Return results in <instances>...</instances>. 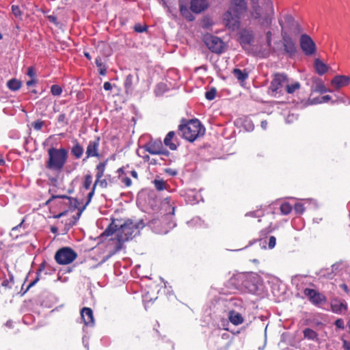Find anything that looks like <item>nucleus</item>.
Here are the masks:
<instances>
[{"instance_id": "obj_1", "label": "nucleus", "mask_w": 350, "mask_h": 350, "mask_svg": "<svg viewBox=\"0 0 350 350\" xmlns=\"http://www.w3.org/2000/svg\"><path fill=\"white\" fill-rule=\"evenodd\" d=\"M144 227L141 221H133L128 219L122 224H117L115 220L108 226L100 237H109L116 232V243L114 250L110 252V256L114 255L122 249L124 242L132 239L139 234L140 230Z\"/></svg>"}, {"instance_id": "obj_2", "label": "nucleus", "mask_w": 350, "mask_h": 350, "mask_svg": "<svg viewBox=\"0 0 350 350\" xmlns=\"http://www.w3.org/2000/svg\"><path fill=\"white\" fill-rule=\"evenodd\" d=\"M246 0H230L229 8L223 15L226 27L232 30L239 28L241 16L247 11Z\"/></svg>"}, {"instance_id": "obj_3", "label": "nucleus", "mask_w": 350, "mask_h": 350, "mask_svg": "<svg viewBox=\"0 0 350 350\" xmlns=\"http://www.w3.org/2000/svg\"><path fill=\"white\" fill-rule=\"evenodd\" d=\"M250 14L260 27H269L273 19V3H251Z\"/></svg>"}, {"instance_id": "obj_4", "label": "nucleus", "mask_w": 350, "mask_h": 350, "mask_svg": "<svg viewBox=\"0 0 350 350\" xmlns=\"http://www.w3.org/2000/svg\"><path fill=\"white\" fill-rule=\"evenodd\" d=\"M178 129L183 137L191 142L203 136L205 133L204 127L197 119L189 121L183 120L181 124L178 126Z\"/></svg>"}, {"instance_id": "obj_5", "label": "nucleus", "mask_w": 350, "mask_h": 350, "mask_svg": "<svg viewBox=\"0 0 350 350\" xmlns=\"http://www.w3.org/2000/svg\"><path fill=\"white\" fill-rule=\"evenodd\" d=\"M265 31V38L266 44L256 45L253 49V53L258 57L261 58H267L269 56L271 49H272V36H273V28L271 25L269 27H261Z\"/></svg>"}, {"instance_id": "obj_6", "label": "nucleus", "mask_w": 350, "mask_h": 350, "mask_svg": "<svg viewBox=\"0 0 350 350\" xmlns=\"http://www.w3.org/2000/svg\"><path fill=\"white\" fill-rule=\"evenodd\" d=\"M77 256V253L73 249L70 247H63L55 252L54 258L58 265H64L72 263Z\"/></svg>"}, {"instance_id": "obj_7", "label": "nucleus", "mask_w": 350, "mask_h": 350, "mask_svg": "<svg viewBox=\"0 0 350 350\" xmlns=\"http://www.w3.org/2000/svg\"><path fill=\"white\" fill-rule=\"evenodd\" d=\"M107 161L100 162L96 167V181L94 184V188H96V185H99L101 188H107L109 185H111L114 183V178L110 175H107L105 178H103L104 176L105 167L107 165Z\"/></svg>"}, {"instance_id": "obj_8", "label": "nucleus", "mask_w": 350, "mask_h": 350, "mask_svg": "<svg viewBox=\"0 0 350 350\" xmlns=\"http://www.w3.org/2000/svg\"><path fill=\"white\" fill-rule=\"evenodd\" d=\"M279 24L281 27V34L286 33L297 36L300 32L299 24L295 21L293 17L289 14H286L283 18L279 20Z\"/></svg>"}, {"instance_id": "obj_9", "label": "nucleus", "mask_w": 350, "mask_h": 350, "mask_svg": "<svg viewBox=\"0 0 350 350\" xmlns=\"http://www.w3.org/2000/svg\"><path fill=\"white\" fill-rule=\"evenodd\" d=\"M288 80L287 75L284 73H275L273 75V79L271 81L269 91L271 96H276V95L281 92L282 88L286 86Z\"/></svg>"}, {"instance_id": "obj_10", "label": "nucleus", "mask_w": 350, "mask_h": 350, "mask_svg": "<svg viewBox=\"0 0 350 350\" xmlns=\"http://www.w3.org/2000/svg\"><path fill=\"white\" fill-rule=\"evenodd\" d=\"M204 42L208 49L215 53L220 54L224 50V42L219 38L207 34L204 37Z\"/></svg>"}, {"instance_id": "obj_11", "label": "nucleus", "mask_w": 350, "mask_h": 350, "mask_svg": "<svg viewBox=\"0 0 350 350\" xmlns=\"http://www.w3.org/2000/svg\"><path fill=\"white\" fill-rule=\"evenodd\" d=\"M299 45L303 53L308 56L314 55L316 52V44L308 34H301L299 38Z\"/></svg>"}, {"instance_id": "obj_12", "label": "nucleus", "mask_w": 350, "mask_h": 350, "mask_svg": "<svg viewBox=\"0 0 350 350\" xmlns=\"http://www.w3.org/2000/svg\"><path fill=\"white\" fill-rule=\"evenodd\" d=\"M254 41V34L252 30L243 29L239 33V42L245 51H250Z\"/></svg>"}, {"instance_id": "obj_13", "label": "nucleus", "mask_w": 350, "mask_h": 350, "mask_svg": "<svg viewBox=\"0 0 350 350\" xmlns=\"http://www.w3.org/2000/svg\"><path fill=\"white\" fill-rule=\"evenodd\" d=\"M304 294L309 301L314 306H319L327 302V297L315 289L306 288L304 290Z\"/></svg>"}, {"instance_id": "obj_14", "label": "nucleus", "mask_w": 350, "mask_h": 350, "mask_svg": "<svg viewBox=\"0 0 350 350\" xmlns=\"http://www.w3.org/2000/svg\"><path fill=\"white\" fill-rule=\"evenodd\" d=\"M67 160V154H49L46 167L51 170H60Z\"/></svg>"}, {"instance_id": "obj_15", "label": "nucleus", "mask_w": 350, "mask_h": 350, "mask_svg": "<svg viewBox=\"0 0 350 350\" xmlns=\"http://www.w3.org/2000/svg\"><path fill=\"white\" fill-rule=\"evenodd\" d=\"M281 35L284 53L291 57L295 56L297 53V47L291 34L283 33Z\"/></svg>"}, {"instance_id": "obj_16", "label": "nucleus", "mask_w": 350, "mask_h": 350, "mask_svg": "<svg viewBox=\"0 0 350 350\" xmlns=\"http://www.w3.org/2000/svg\"><path fill=\"white\" fill-rule=\"evenodd\" d=\"M144 148L148 153H168L163 149V144L159 139L150 140L144 146Z\"/></svg>"}, {"instance_id": "obj_17", "label": "nucleus", "mask_w": 350, "mask_h": 350, "mask_svg": "<svg viewBox=\"0 0 350 350\" xmlns=\"http://www.w3.org/2000/svg\"><path fill=\"white\" fill-rule=\"evenodd\" d=\"M163 144L170 150H176L180 143L174 131H170L163 140Z\"/></svg>"}, {"instance_id": "obj_18", "label": "nucleus", "mask_w": 350, "mask_h": 350, "mask_svg": "<svg viewBox=\"0 0 350 350\" xmlns=\"http://www.w3.org/2000/svg\"><path fill=\"white\" fill-rule=\"evenodd\" d=\"M350 83V77L346 75H336L331 81L332 86L338 90Z\"/></svg>"}, {"instance_id": "obj_19", "label": "nucleus", "mask_w": 350, "mask_h": 350, "mask_svg": "<svg viewBox=\"0 0 350 350\" xmlns=\"http://www.w3.org/2000/svg\"><path fill=\"white\" fill-rule=\"evenodd\" d=\"M81 316L85 325L93 326L94 325L93 311L90 308H83L81 310Z\"/></svg>"}, {"instance_id": "obj_20", "label": "nucleus", "mask_w": 350, "mask_h": 350, "mask_svg": "<svg viewBox=\"0 0 350 350\" xmlns=\"http://www.w3.org/2000/svg\"><path fill=\"white\" fill-rule=\"evenodd\" d=\"M208 6V1L204 0H191V10L195 13H200L206 10Z\"/></svg>"}, {"instance_id": "obj_21", "label": "nucleus", "mask_w": 350, "mask_h": 350, "mask_svg": "<svg viewBox=\"0 0 350 350\" xmlns=\"http://www.w3.org/2000/svg\"><path fill=\"white\" fill-rule=\"evenodd\" d=\"M331 309L336 314H342L347 310V306L345 301L334 300L331 303Z\"/></svg>"}, {"instance_id": "obj_22", "label": "nucleus", "mask_w": 350, "mask_h": 350, "mask_svg": "<svg viewBox=\"0 0 350 350\" xmlns=\"http://www.w3.org/2000/svg\"><path fill=\"white\" fill-rule=\"evenodd\" d=\"M100 138L98 136H94L90 140L87 146L85 153H97L100 145Z\"/></svg>"}, {"instance_id": "obj_23", "label": "nucleus", "mask_w": 350, "mask_h": 350, "mask_svg": "<svg viewBox=\"0 0 350 350\" xmlns=\"http://www.w3.org/2000/svg\"><path fill=\"white\" fill-rule=\"evenodd\" d=\"M228 319L234 325H241L244 322L243 316L234 310H230L229 312Z\"/></svg>"}, {"instance_id": "obj_24", "label": "nucleus", "mask_w": 350, "mask_h": 350, "mask_svg": "<svg viewBox=\"0 0 350 350\" xmlns=\"http://www.w3.org/2000/svg\"><path fill=\"white\" fill-rule=\"evenodd\" d=\"M314 66L316 72L319 75H324L328 71L329 68V67L327 64L323 63L320 59H315L314 62Z\"/></svg>"}, {"instance_id": "obj_25", "label": "nucleus", "mask_w": 350, "mask_h": 350, "mask_svg": "<svg viewBox=\"0 0 350 350\" xmlns=\"http://www.w3.org/2000/svg\"><path fill=\"white\" fill-rule=\"evenodd\" d=\"M302 332H303L304 338L305 339H307L308 340L315 341V342H318L319 340L318 333L311 328H309V327L305 328Z\"/></svg>"}, {"instance_id": "obj_26", "label": "nucleus", "mask_w": 350, "mask_h": 350, "mask_svg": "<svg viewBox=\"0 0 350 350\" xmlns=\"http://www.w3.org/2000/svg\"><path fill=\"white\" fill-rule=\"evenodd\" d=\"M22 83L16 79H12L7 82V87L11 91H17L21 89Z\"/></svg>"}, {"instance_id": "obj_27", "label": "nucleus", "mask_w": 350, "mask_h": 350, "mask_svg": "<svg viewBox=\"0 0 350 350\" xmlns=\"http://www.w3.org/2000/svg\"><path fill=\"white\" fill-rule=\"evenodd\" d=\"M44 269H45V262H42L40 265L39 268L37 270L36 278L29 284V285L27 286V290L29 289L31 287L34 286L40 280V273L42 271L44 270Z\"/></svg>"}, {"instance_id": "obj_28", "label": "nucleus", "mask_w": 350, "mask_h": 350, "mask_svg": "<svg viewBox=\"0 0 350 350\" xmlns=\"http://www.w3.org/2000/svg\"><path fill=\"white\" fill-rule=\"evenodd\" d=\"M95 64L98 68V72L100 75L105 76L107 73L106 65L103 62L100 57H97L95 59Z\"/></svg>"}, {"instance_id": "obj_29", "label": "nucleus", "mask_w": 350, "mask_h": 350, "mask_svg": "<svg viewBox=\"0 0 350 350\" xmlns=\"http://www.w3.org/2000/svg\"><path fill=\"white\" fill-rule=\"evenodd\" d=\"M232 72L234 77L240 81H244L248 77V74L245 70L243 71L239 68H234Z\"/></svg>"}, {"instance_id": "obj_30", "label": "nucleus", "mask_w": 350, "mask_h": 350, "mask_svg": "<svg viewBox=\"0 0 350 350\" xmlns=\"http://www.w3.org/2000/svg\"><path fill=\"white\" fill-rule=\"evenodd\" d=\"M133 76L131 74H129L126 76L125 81H124V88L125 92L126 93L132 91L133 90Z\"/></svg>"}, {"instance_id": "obj_31", "label": "nucleus", "mask_w": 350, "mask_h": 350, "mask_svg": "<svg viewBox=\"0 0 350 350\" xmlns=\"http://www.w3.org/2000/svg\"><path fill=\"white\" fill-rule=\"evenodd\" d=\"M180 12L181 14L188 21H191L194 19L193 16L190 12L189 10L185 5H180Z\"/></svg>"}, {"instance_id": "obj_32", "label": "nucleus", "mask_w": 350, "mask_h": 350, "mask_svg": "<svg viewBox=\"0 0 350 350\" xmlns=\"http://www.w3.org/2000/svg\"><path fill=\"white\" fill-rule=\"evenodd\" d=\"M153 184L156 189L159 191L166 189L167 187V184L163 179H155Z\"/></svg>"}, {"instance_id": "obj_33", "label": "nucleus", "mask_w": 350, "mask_h": 350, "mask_svg": "<svg viewBox=\"0 0 350 350\" xmlns=\"http://www.w3.org/2000/svg\"><path fill=\"white\" fill-rule=\"evenodd\" d=\"M301 87V85L299 82H295L292 84L286 85V91L288 94H293L296 90H299Z\"/></svg>"}, {"instance_id": "obj_34", "label": "nucleus", "mask_w": 350, "mask_h": 350, "mask_svg": "<svg viewBox=\"0 0 350 350\" xmlns=\"http://www.w3.org/2000/svg\"><path fill=\"white\" fill-rule=\"evenodd\" d=\"M280 209L283 215H288L292 211V207L288 202H284L280 205Z\"/></svg>"}, {"instance_id": "obj_35", "label": "nucleus", "mask_w": 350, "mask_h": 350, "mask_svg": "<svg viewBox=\"0 0 350 350\" xmlns=\"http://www.w3.org/2000/svg\"><path fill=\"white\" fill-rule=\"evenodd\" d=\"M57 122L62 126H64L68 124V118L66 117L65 113H62L58 116Z\"/></svg>"}, {"instance_id": "obj_36", "label": "nucleus", "mask_w": 350, "mask_h": 350, "mask_svg": "<svg viewBox=\"0 0 350 350\" xmlns=\"http://www.w3.org/2000/svg\"><path fill=\"white\" fill-rule=\"evenodd\" d=\"M274 229L275 228L272 226V223L269 222L267 227L260 230V237H266L269 233L273 232Z\"/></svg>"}, {"instance_id": "obj_37", "label": "nucleus", "mask_w": 350, "mask_h": 350, "mask_svg": "<svg viewBox=\"0 0 350 350\" xmlns=\"http://www.w3.org/2000/svg\"><path fill=\"white\" fill-rule=\"evenodd\" d=\"M92 182V176L88 174L85 176L83 187L85 189H89Z\"/></svg>"}, {"instance_id": "obj_38", "label": "nucleus", "mask_w": 350, "mask_h": 350, "mask_svg": "<svg viewBox=\"0 0 350 350\" xmlns=\"http://www.w3.org/2000/svg\"><path fill=\"white\" fill-rule=\"evenodd\" d=\"M314 91L321 93V94H323V93L327 92L328 90L326 88V87L325 86V85L323 84V83L320 81L317 83Z\"/></svg>"}, {"instance_id": "obj_39", "label": "nucleus", "mask_w": 350, "mask_h": 350, "mask_svg": "<svg viewBox=\"0 0 350 350\" xmlns=\"http://www.w3.org/2000/svg\"><path fill=\"white\" fill-rule=\"evenodd\" d=\"M163 206H167L171 209V211H169V213L171 215L174 214L175 206H172L171 204V198H170L167 197L164 199V200L163 202Z\"/></svg>"}, {"instance_id": "obj_40", "label": "nucleus", "mask_w": 350, "mask_h": 350, "mask_svg": "<svg viewBox=\"0 0 350 350\" xmlns=\"http://www.w3.org/2000/svg\"><path fill=\"white\" fill-rule=\"evenodd\" d=\"M13 283H14V277L12 275L10 274L9 278L4 280L2 282L1 285L5 288H12V285L13 284Z\"/></svg>"}, {"instance_id": "obj_41", "label": "nucleus", "mask_w": 350, "mask_h": 350, "mask_svg": "<svg viewBox=\"0 0 350 350\" xmlns=\"http://www.w3.org/2000/svg\"><path fill=\"white\" fill-rule=\"evenodd\" d=\"M51 92L53 96H59L62 93V88L58 85H53L51 87Z\"/></svg>"}, {"instance_id": "obj_42", "label": "nucleus", "mask_w": 350, "mask_h": 350, "mask_svg": "<svg viewBox=\"0 0 350 350\" xmlns=\"http://www.w3.org/2000/svg\"><path fill=\"white\" fill-rule=\"evenodd\" d=\"M44 124V121L42 120H38L31 123V127L34 129L36 131H40Z\"/></svg>"}, {"instance_id": "obj_43", "label": "nucleus", "mask_w": 350, "mask_h": 350, "mask_svg": "<svg viewBox=\"0 0 350 350\" xmlns=\"http://www.w3.org/2000/svg\"><path fill=\"white\" fill-rule=\"evenodd\" d=\"M216 93H217L216 89L213 88L209 91H207L205 93V97L207 100H212L215 98Z\"/></svg>"}, {"instance_id": "obj_44", "label": "nucleus", "mask_w": 350, "mask_h": 350, "mask_svg": "<svg viewBox=\"0 0 350 350\" xmlns=\"http://www.w3.org/2000/svg\"><path fill=\"white\" fill-rule=\"evenodd\" d=\"M83 147L76 142L75 146L72 147L71 150V153H83Z\"/></svg>"}, {"instance_id": "obj_45", "label": "nucleus", "mask_w": 350, "mask_h": 350, "mask_svg": "<svg viewBox=\"0 0 350 350\" xmlns=\"http://www.w3.org/2000/svg\"><path fill=\"white\" fill-rule=\"evenodd\" d=\"M147 29H148V27L146 25L142 26L139 23L135 24L134 26V30H135V31H136L137 33H142V32L146 31Z\"/></svg>"}, {"instance_id": "obj_46", "label": "nucleus", "mask_w": 350, "mask_h": 350, "mask_svg": "<svg viewBox=\"0 0 350 350\" xmlns=\"http://www.w3.org/2000/svg\"><path fill=\"white\" fill-rule=\"evenodd\" d=\"M295 211L299 214H302L305 211L304 205L301 203H296L294 206Z\"/></svg>"}, {"instance_id": "obj_47", "label": "nucleus", "mask_w": 350, "mask_h": 350, "mask_svg": "<svg viewBox=\"0 0 350 350\" xmlns=\"http://www.w3.org/2000/svg\"><path fill=\"white\" fill-rule=\"evenodd\" d=\"M120 178L121 182L124 185L125 187H129L131 186L132 181L128 176H122Z\"/></svg>"}, {"instance_id": "obj_48", "label": "nucleus", "mask_w": 350, "mask_h": 350, "mask_svg": "<svg viewBox=\"0 0 350 350\" xmlns=\"http://www.w3.org/2000/svg\"><path fill=\"white\" fill-rule=\"evenodd\" d=\"M262 215H263V213L262 211H252V212L247 213L245 215L255 217H261Z\"/></svg>"}, {"instance_id": "obj_49", "label": "nucleus", "mask_w": 350, "mask_h": 350, "mask_svg": "<svg viewBox=\"0 0 350 350\" xmlns=\"http://www.w3.org/2000/svg\"><path fill=\"white\" fill-rule=\"evenodd\" d=\"M12 12L15 16H20L21 15V10L18 5H12Z\"/></svg>"}, {"instance_id": "obj_50", "label": "nucleus", "mask_w": 350, "mask_h": 350, "mask_svg": "<svg viewBox=\"0 0 350 350\" xmlns=\"http://www.w3.org/2000/svg\"><path fill=\"white\" fill-rule=\"evenodd\" d=\"M334 325H336V327L339 329H345L344 321L342 319H338L337 320H336Z\"/></svg>"}, {"instance_id": "obj_51", "label": "nucleus", "mask_w": 350, "mask_h": 350, "mask_svg": "<svg viewBox=\"0 0 350 350\" xmlns=\"http://www.w3.org/2000/svg\"><path fill=\"white\" fill-rule=\"evenodd\" d=\"M48 153H68V152L64 148H61L59 150H57L54 148H51L49 149Z\"/></svg>"}, {"instance_id": "obj_52", "label": "nucleus", "mask_w": 350, "mask_h": 350, "mask_svg": "<svg viewBox=\"0 0 350 350\" xmlns=\"http://www.w3.org/2000/svg\"><path fill=\"white\" fill-rule=\"evenodd\" d=\"M275 244H276V239L275 237L273 236H271L269 239V247L270 249H273L275 246Z\"/></svg>"}, {"instance_id": "obj_53", "label": "nucleus", "mask_w": 350, "mask_h": 350, "mask_svg": "<svg viewBox=\"0 0 350 350\" xmlns=\"http://www.w3.org/2000/svg\"><path fill=\"white\" fill-rule=\"evenodd\" d=\"M320 99H321L320 101H314L313 103H326L331 99V96L329 95H325V96H323L320 97Z\"/></svg>"}, {"instance_id": "obj_54", "label": "nucleus", "mask_w": 350, "mask_h": 350, "mask_svg": "<svg viewBox=\"0 0 350 350\" xmlns=\"http://www.w3.org/2000/svg\"><path fill=\"white\" fill-rule=\"evenodd\" d=\"M47 18L49 19V21L53 23L54 25H55L56 26H58L59 25V23L57 21V18L54 15H49L47 16Z\"/></svg>"}, {"instance_id": "obj_55", "label": "nucleus", "mask_w": 350, "mask_h": 350, "mask_svg": "<svg viewBox=\"0 0 350 350\" xmlns=\"http://www.w3.org/2000/svg\"><path fill=\"white\" fill-rule=\"evenodd\" d=\"M342 348L344 350H350V342L342 338Z\"/></svg>"}, {"instance_id": "obj_56", "label": "nucleus", "mask_w": 350, "mask_h": 350, "mask_svg": "<svg viewBox=\"0 0 350 350\" xmlns=\"http://www.w3.org/2000/svg\"><path fill=\"white\" fill-rule=\"evenodd\" d=\"M27 75L32 79H33V77H35V72L32 67L28 68Z\"/></svg>"}, {"instance_id": "obj_57", "label": "nucleus", "mask_w": 350, "mask_h": 350, "mask_svg": "<svg viewBox=\"0 0 350 350\" xmlns=\"http://www.w3.org/2000/svg\"><path fill=\"white\" fill-rule=\"evenodd\" d=\"M23 222H24V219H23L18 225L13 227L12 228V233H14V232L17 231L19 228H22Z\"/></svg>"}, {"instance_id": "obj_58", "label": "nucleus", "mask_w": 350, "mask_h": 350, "mask_svg": "<svg viewBox=\"0 0 350 350\" xmlns=\"http://www.w3.org/2000/svg\"><path fill=\"white\" fill-rule=\"evenodd\" d=\"M103 88L105 90H111L112 89V85L111 84L107 81V82H105L104 84H103Z\"/></svg>"}, {"instance_id": "obj_59", "label": "nucleus", "mask_w": 350, "mask_h": 350, "mask_svg": "<svg viewBox=\"0 0 350 350\" xmlns=\"http://www.w3.org/2000/svg\"><path fill=\"white\" fill-rule=\"evenodd\" d=\"M251 3H269L272 2L271 0H250Z\"/></svg>"}, {"instance_id": "obj_60", "label": "nucleus", "mask_w": 350, "mask_h": 350, "mask_svg": "<svg viewBox=\"0 0 350 350\" xmlns=\"http://www.w3.org/2000/svg\"><path fill=\"white\" fill-rule=\"evenodd\" d=\"M94 190H95V188H92V190L88 193V202H87V204H88L90 201H91V199L92 198V196H94Z\"/></svg>"}, {"instance_id": "obj_61", "label": "nucleus", "mask_w": 350, "mask_h": 350, "mask_svg": "<svg viewBox=\"0 0 350 350\" xmlns=\"http://www.w3.org/2000/svg\"><path fill=\"white\" fill-rule=\"evenodd\" d=\"M5 327H7L9 329H12L14 327V322L11 320L8 321L5 324Z\"/></svg>"}, {"instance_id": "obj_62", "label": "nucleus", "mask_w": 350, "mask_h": 350, "mask_svg": "<svg viewBox=\"0 0 350 350\" xmlns=\"http://www.w3.org/2000/svg\"><path fill=\"white\" fill-rule=\"evenodd\" d=\"M36 83V80L35 79H31V80L27 81V85L28 87H30L31 85H33Z\"/></svg>"}, {"instance_id": "obj_63", "label": "nucleus", "mask_w": 350, "mask_h": 350, "mask_svg": "<svg viewBox=\"0 0 350 350\" xmlns=\"http://www.w3.org/2000/svg\"><path fill=\"white\" fill-rule=\"evenodd\" d=\"M66 198V199H68L69 201H70V197H68L66 195H62V196H53L52 198Z\"/></svg>"}, {"instance_id": "obj_64", "label": "nucleus", "mask_w": 350, "mask_h": 350, "mask_svg": "<svg viewBox=\"0 0 350 350\" xmlns=\"http://www.w3.org/2000/svg\"><path fill=\"white\" fill-rule=\"evenodd\" d=\"M131 175L134 178H138V174L137 172L135 171V170H132L131 172Z\"/></svg>"}]
</instances>
